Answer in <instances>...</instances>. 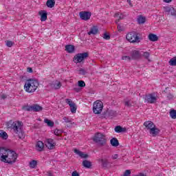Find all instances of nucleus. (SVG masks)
I'll list each match as a JSON object with an SVG mask.
<instances>
[{
  "instance_id": "obj_1",
  "label": "nucleus",
  "mask_w": 176,
  "mask_h": 176,
  "mask_svg": "<svg viewBox=\"0 0 176 176\" xmlns=\"http://www.w3.org/2000/svg\"><path fill=\"white\" fill-rule=\"evenodd\" d=\"M8 129H11L13 130L15 134L18 135L20 140H24L25 138V133L23 130V122L21 121H14L10 120L6 123Z\"/></svg>"
},
{
  "instance_id": "obj_2",
  "label": "nucleus",
  "mask_w": 176,
  "mask_h": 176,
  "mask_svg": "<svg viewBox=\"0 0 176 176\" xmlns=\"http://www.w3.org/2000/svg\"><path fill=\"white\" fill-rule=\"evenodd\" d=\"M39 82L36 79H29L26 80L24 89L27 93H34L38 89Z\"/></svg>"
},
{
  "instance_id": "obj_3",
  "label": "nucleus",
  "mask_w": 176,
  "mask_h": 176,
  "mask_svg": "<svg viewBox=\"0 0 176 176\" xmlns=\"http://www.w3.org/2000/svg\"><path fill=\"white\" fill-rule=\"evenodd\" d=\"M94 142L98 144L99 146H104L105 144H107V140L105 138V135L101 133H97L95 134L93 138Z\"/></svg>"
},
{
  "instance_id": "obj_4",
  "label": "nucleus",
  "mask_w": 176,
  "mask_h": 176,
  "mask_svg": "<svg viewBox=\"0 0 176 176\" xmlns=\"http://www.w3.org/2000/svg\"><path fill=\"white\" fill-rule=\"evenodd\" d=\"M6 161H3V163H8V164H13V163H16V160H17V153L13 151H8L6 155Z\"/></svg>"
},
{
  "instance_id": "obj_5",
  "label": "nucleus",
  "mask_w": 176,
  "mask_h": 176,
  "mask_svg": "<svg viewBox=\"0 0 176 176\" xmlns=\"http://www.w3.org/2000/svg\"><path fill=\"white\" fill-rule=\"evenodd\" d=\"M126 38L131 43H140V42H141L140 34L136 32L128 33Z\"/></svg>"
},
{
  "instance_id": "obj_6",
  "label": "nucleus",
  "mask_w": 176,
  "mask_h": 176,
  "mask_svg": "<svg viewBox=\"0 0 176 176\" xmlns=\"http://www.w3.org/2000/svg\"><path fill=\"white\" fill-rule=\"evenodd\" d=\"M22 109L23 111H27L28 112H31V111H32L33 112H41V111L43 109V107H42V106H40L39 104H34L31 106H23L22 107Z\"/></svg>"
},
{
  "instance_id": "obj_7",
  "label": "nucleus",
  "mask_w": 176,
  "mask_h": 176,
  "mask_svg": "<svg viewBox=\"0 0 176 176\" xmlns=\"http://www.w3.org/2000/svg\"><path fill=\"white\" fill-rule=\"evenodd\" d=\"M104 108V104L100 100H96L93 104L94 113L96 115H100L102 112Z\"/></svg>"
},
{
  "instance_id": "obj_8",
  "label": "nucleus",
  "mask_w": 176,
  "mask_h": 176,
  "mask_svg": "<svg viewBox=\"0 0 176 176\" xmlns=\"http://www.w3.org/2000/svg\"><path fill=\"white\" fill-rule=\"evenodd\" d=\"M87 57H89V52L78 53L74 56L73 61L78 64V63H82Z\"/></svg>"
},
{
  "instance_id": "obj_9",
  "label": "nucleus",
  "mask_w": 176,
  "mask_h": 176,
  "mask_svg": "<svg viewBox=\"0 0 176 176\" xmlns=\"http://www.w3.org/2000/svg\"><path fill=\"white\" fill-rule=\"evenodd\" d=\"M79 14L81 20H84V21H87V20H90V17H91V12L89 11L80 12Z\"/></svg>"
},
{
  "instance_id": "obj_10",
  "label": "nucleus",
  "mask_w": 176,
  "mask_h": 176,
  "mask_svg": "<svg viewBox=\"0 0 176 176\" xmlns=\"http://www.w3.org/2000/svg\"><path fill=\"white\" fill-rule=\"evenodd\" d=\"M144 100L145 102H148V104H155V102L157 101V98H156L155 96H154L152 94L146 95L144 98Z\"/></svg>"
},
{
  "instance_id": "obj_11",
  "label": "nucleus",
  "mask_w": 176,
  "mask_h": 176,
  "mask_svg": "<svg viewBox=\"0 0 176 176\" xmlns=\"http://www.w3.org/2000/svg\"><path fill=\"white\" fill-rule=\"evenodd\" d=\"M8 151L5 147H0V160L1 162H6V157Z\"/></svg>"
},
{
  "instance_id": "obj_12",
  "label": "nucleus",
  "mask_w": 176,
  "mask_h": 176,
  "mask_svg": "<svg viewBox=\"0 0 176 176\" xmlns=\"http://www.w3.org/2000/svg\"><path fill=\"white\" fill-rule=\"evenodd\" d=\"M45 145L48 149H54L56 148V143L53 139H47Z\"/></svg>"
},
{
  "instance_id": "obj_13",
  "label": "nucleus",
  "mask_w": 176,
  "mask_h": 176,
  "mask_svg": "<svg viewBox=\"0 0 176 176\" xmlns=\"http://www.w3.org/2000/svg\"><path fill=\"white\" fill-rule=\"evenodd\" d=\"M143 126H144L147 130H149V131L151 130V129H153L155 126H156V125H155L152 121L144 122Z\"/></svg>"
},
{
  "instance_id": "obj_14",
  "label": "nucleus",
  "mask_w": 176,
  "mask_h": 176,
  "mask_svg": "<svg viewBox=\"0 0 176 176\" xmlns=\"http://www.w3.org/2000/svg\"><path fill=\"white\" fill-rule=\"evenodd\" d=\"M149 133L151 134V135H152V137H156L160 133V129L155 126L149 131Z\"/></svg>"
},
{
  "instance_id": "obj_15",
  "label": "nucleus",
  "mask_w": 176,
  "mask_h": 176,
  "mask_svg": "<svg viewBox=\"0 0 176 176\" xmlns=\"http://www.w3.org/2000/svg\"><path fill=\"white\" fill-rule=\"evenodd\" d=\"M164 11L166 13H170L171 16H174L176 18V10L174 8L166 7L164 8Z\"/></svg>"
},
{
  "instance_id": "obj_16",
  "label": "nucleus",
  "mask_w": 176,
  "mask_h": 176,
  "mask_svg": "<svg viewBox=\"0 0 176 176\" xmlns=\"http://www.w3.org/2000/svg\"><path fill=\"white\" fill-rule=\"evenodd\" d=\"M41 16V21H46L47 20V12L46 10H41L38 12Z\"/></svg>"
},
{
  "instance_id": "obj_17",
  "label": "nucleus",
  "mask_w": 176,
  "mask_h": 176,
  "mask_svg": "<svg viewBox=\"0 0 176 176\" xmlns=\"http://www.w3.org/2000/svg\"><path fill=\"white\" fill-rule=\"evenodd\" d=\"M74 153H76V155H78L82 159H87V157H89V155L85 154L83 152L78 150V149H74Z\"/></svg>"
},
{
  "instance_id": "obj_18",
  "label": "nucleus",
  "mask_w": 176,
  "mask_h": 176,
  "mask_svg": "<svg viewBox=\"0 0 176 176\" xmlns=\"http://www.w3.org/2000/svg\"><path fill=\"white\" fill-rule=\"evenodd\" d=\"M97 34H98V28L97 26L91 27L89 32H88V35H97Z\"/></svg>"
},
{
  "instance_id": "obj_19",
  "label": "nucleus",
  "mask_w": 176,
  "mask_h": 176,
  "mask_svg": "<svg viewBox=\"0 0 176 176\" xmlns=\"http://www.w3.org/2000/svg\"><path fill=\"white\" fill-rule=\"evenodd\" d=\"M140 58V52L135 50L131 54V60H138Z\"/></svg>"
},
{
  "instance_id": "obj_20",
  "label": "nucleus",
  "mask_w": 176,
  "mask_h": 176,
  "mask_svg": "<svg viewBox=\"0 0 176 176\" xmlns=\"http://www.w3.org/2000/svg\"><path fill=\"white\" fill-rule=\"evenodd\" d=\"M36 148L39 151V152H42V151H43V148H45V145L42 141H38L36 144Z\"/></svg>"
},
{
  "instance_id": "obj_21",
  "label": "nucleus",
  "mask_w": 176,
  "mask_h": 176,
  "mask_svg": "<svg viewBox=\"0 0 176 176\" xmlns=\"http://www.w3.org/2000/svg\"><path fill=\"white\" fill-rule=\"evenodd\" d=\"M65 50L67 53H74V52H75V46L72 45H65Z\"/></svg>"
},
{
  "instance_id": "obj_22",
  "label": "nucleus",
  "mask_w": 176,
  "mask_h": 176,
  "mask_svg": "<svg viewBox=\"0 0 176 176\" xmlns=\"http://www.w3.org/2000/svg\"><path fill=\"white\" fill-rule=\"evenodd\" d=\"M148 39L151 41V42H156L159 41V37L156 34H150L148 35Z\"/></svg>"
},
{
  "instance_id": "obj_23",
  "label": "nucleus",
  "mask_w": 176,
  "mask_h": 176,
  "mask_svg": "<svg viewBox=\"0 0 176 176\" xmlns=\"http://www.w3.org/2000/svg\"><path fill=\"white\" fill-rule=\"evenodd\" d=\"M61 86H62L61 82H58V81L51 84V87L52 89H54V90H58V89H60V87H61Z\"/></svg>"
},
{
  "instance_id": "obj_24",
  "label": "nucleus",
  "mask_w": 176,
  "mask_h": 176,
  "mask_svg": "<svg viewBox=\"0 0 176 176\" xmlns=\"http://www.w3.org/2000/svg\"><path fill=\"white\" fill-rule=\"evenodd\" d=\"M110 143L112 146H115V147L119 146V140H118L116 138H113L110 140Z\"/></svg>"
},
{
  "instance_id": "obj_25",
  "label": "nucleus",
  "mask_w": 176,
  "mask_h": 176,
  "mask_svg": "<svg viewBox=\"0 0 176 176\" xmlns=\"http://www.w3.org/2000/svg\"><path fill=\"white\" fill-rule=\"evenodd\" d=\"M82 166L85 168H91V162H90L89 160H83L82 161Z\"/></svg>"
},
{
  "instance_id": "obj_26",
  "label": "nucleus",
  "mask_w": 176,
  "mask_h": 176,
  "mask_svg": "<svg viewBox=\"0 0 176 176\" xmlns=\"http://www.w3.org/2000/svg\"><path fill=\"white\" fill-rule=\"evenodd\" d=\"M56 5V1L54 0H47L46 2V6L47 8H54V6Z\"/></svg>"
},
{
  "instance_id": "obj_27",
  "label": "nucleus",
  "mask_w": 176,
  "mask_h": 176,
  "mask_svg": "<svg viewBox=\"0 0 176 176\" xmlns=\"http://www.w3.org/2000/svg\"><path fill=\"white\" fill-rule=\"evenodd\" d=\"M114 17L118 18V19L116 20V24H118V21L120 20H123V19H124L125 16L123 15V14L116 13L114 15Z\"/></svg>"
},
{
  "instance_id": "obj_28",
  "label": "nucleus",
  "mask_w": 176,
  "mask_h": 176,
  "mask_svg": "<svg viewBox=\"0 0 176 176\" xmlns=\"http://www.w3.org/2000/svg\"><path fill=\"white\" fill-rule=\"evenodd\" d=\"M9 135H8V133L2 130H0V138H2V140H6L8 138Z\"/></svg>"
},
{
  "instance_id": "obj_29",
  "label": "nucleus",
  "mask_w": 176,
  "mask_h": 176,
  "mask_svg": "<svg viewBox=\"0 0 176 176\" xmlns=\"http://www.w3.org/2000/svg\"><path fill=\"white\" fill-rule=\"evenodd\" d=\"M116 133H123L124 131H126V129L120 126H116L114 129Z\"/></svg>"
},
{
  "instance_id": "obj_30",
  "label": "nucleus",
  "mask_w": 176,
  "mask_h": 176,
  "mask_svg": "<svg viewBox=\"0 0 176 176\" xmlns=\"http://www.w3.org/2000/svg\"><path fill=\"white\" fill-rule=\"evenodd\" d=\"M146 20V19L144 16H142V15H140L138 18V23H139V24H144Z\"/></svg>"
},
{
  "instance_id": "obj_31",
  "label": "nucleus",
  "mask_w": 176,
  "mask_h": 176,
  "mask_svg": "<svg viewBox=\"0 0 176 176\" xmlns=\"http://www.w3.org/2000/svg\"><path fill=\"white\" fill-rule=\"evenodd\" d=\"M44 122L49 126V127H53V126H54V122L47 118H45Z\"/></svg>"
},
{
  "instance_id": "obj_32",
  "label": "nucleus",
  "mask_w": 176,
  "mask_h": 176,
  "mask_svg": "<svg viewBox=\"0 0 176 176\" xmlns=\"http://www.w3.org/2000/svg\"><path fill=\"white\" fill-rule=\"evenodd\" d=\"M169 65H171V67H176V56L170 58L169 60Z\"/></svg>"
},
{
  "instance_id": "obj_33",
  "label": "nucleus",
  "mask_w": 176,
  "mask_h": 176,
  "mask_svg": "<svg viewBox=\"0 0 176 176\" xmlns=\"http://www.w3.org/2000/svg\"><path fill=\"white\" fill-rule=\"evenodd\" d=\"M69 107L72 113H76V104L75 103H73V104H71Z\"/></svg>"
},
{
  "instance_id": "obj_34",
  "label": "nucleus",
  "mask_w": 176,
  "mask_h": 176,
  "mask_svg": "<svg viewBox=\"0 0 176 176\" xmlns=\"http://www.w3.org/2000/svg\"><path fill=\"white\" fill-rule=\"evenodd\" d=\"M37 164H38V162H36V160H32L30 162V168H35V167H36Z\"/></svg>"
},
{
  "instance_id": "obj_35",
  "label": "nucleus",
  "mask_w": 176,
  "mask_h": 176,
  "mask_svg": "<svg viewBox=\"0 0 176 176\" xmlns=\"http://www.w3.org/2000/svg\"><path fill=\"white\" fill-rule=\"evenodd\" d=\"M150 56H151V53H149L148 52H143L142 56L144 57L146 60H148V61H151V59H149Z\"/></svg>"
},
{
  "instance_id": "obj_36",
  "label": "nucleus",
  "mask_w": 176,
  "mask_h": 176,
  "mask_svg": "<svg viewBox=\"0 0 176 176\" xmlns=\"http://www.w3.org/2000/svg\"><path fill=\"white\" fill-rule=\"evenodd\" d=\"M170 116L172 119H176V110H171L170 111Z\"/></svg>"
},
{
  "instance_id": "obj_37",
  "label": "nucleus",
  "mask_w": 176,
  "mask_h": 176,
  "mask_svg": "<svg viewBox=\"0 0 176 176\" xmlns=\"http://www.w3.org/2000/svg\"><path fill=\"white\" fill-rule=\"evenodd\" d=\"M100 162L102 163V167H104V168L108 167V160H101Z\"/></svg>"
},
{
  "instance_id": "obj_38",
  "label": "nucleus",
  "mask_w": 176,
  "mask_h": 176,
  "mask_svg": "<svg viewBox=\"0 0 176 176\" xmlns=\"http://www.w3.org/2000/svg\"><path fill=\"white\" fill-rule=\"evenodd\" d=\"M63 133V131L59 130L58 129H55L54 133L55 135H57L58 137H60L61 135V133Z\"/></svg>"
},
{
  "instance_id": "obj_39",
  "label": "nucleus",
  "mask_w": 176,
  "mask_h": 176,
  "mask_svg": "<svg viewBox=\"0 0 176 176\" xmlns=\"http://www.w3.org/2000/svg\"><path fill=\"white\" fill-rule=\"evenodd\" d=\"M78 85V87H85L86 86V83L83 80H79Z\"/></svg>"
},
{
  "instance_id": "obj_40",
  "label": "nucleus",
  "mask_w": 176,
  "mask_h": 176,
  "mask_svg": "<svg viewBox=\"0 0 176 176\" xmlns=\"http://www.w3.org/2000/svg\"><path fill=\"white\" fill-rule=\"evenodd\" d=\"M124 105L125 107H127L128 108H131L132 104H131V100H126L124 102Z\"/></svg>"
},
{
  "instance_id": "obj_41",
  "label": "nucleus",
  "mask_w": 176,
  "mask_h": 176,
  "mask_svg": "<svg viewBox=\"0 0 176 176\" xmlns=\"http://www.w3.org/2000/svg\"><path fill=\"white\" fill-rule=\"evenodd\" d=\"M65 102L66 104H67L69 107H71V105H72L73 104H75L74 102H73L72 100L71 99H65Z\"/></svg>"
},
{
  "instance_id": "obj_42",
  "label": "nucleus",
  "mask_w": 176,
  "mask_h": 176,
  "mask_svg": "<svg viewBox=\"0 0 176 176\" xmlns=\"http://www.w3.org/2000/svg\"><path fill=\"white\" fill-rule=\"evenodd\" d=\"M122 60H124L125 61H131V57L129 56H124L122 57Z\"/></svg>"
},
{
  "instance_id": "obj_43",
  "label": "nucleus",
  "mask_w": 176,
  "mask_h": 176,
  "mask_svg": "<svg viewBox=\"0 0 176 176\" xmlns=\"http://www.w3.org/2000/svg\"><path fill=\"white\" fill-rule=\"evenodd\" d=\"M63 120L65 123H71V124H72V120H69V118L67 117H63Z\"/></svg>"
},
{
  "instance_id": "obj_44",
  "label": "nucleus",
  "mask_w": 176,
  "mask_h": 176,
  "mask_svg": "<svg viewBox=\"0 0 176 176\" xmlns=\"http://www.w3.org/2000/svg\"><path fill=\"white\" fill-rule=\"evenodd\" d=\"M117 28L119 32H122V31H124V28L119 24L118 25Z\"/></svg>"
},
{
  "instance_id": "obj_45",
  "label": "nucleus",
  "mask_w": 176,
  "mask_h": 176,
  "mask_svg": "<svg viewBox=\"0 0 176 176\" xmlns=\"http://www.w3.org/2000/svg\"><path fill=\"white\" fill-rule=\"evenodd\" d=\"M103 38H104V39H106L107 41H109V39H111V36L109 34H108V33H104Z\"/></svg>"
},
{
  "instance_id": "obj_46",
  "label": "nucleus",
  "mask_w": 176,
  "mask_h": 176,
  "mask_svg": "<svg viewBox=\"0 0 176 176\" xmlns=\"http://www.w3.org/2000/svg\"><path fill=\"white\" fill-rule=\"evenodd\" d=\"M6 46H8V47H12L13 46V41H7Z\"/></svg>"
},
{
  "instance_id": "obj_47",
  "label": "nucleus",
  "mask_w": 176,
  "mask_h": 176,
  "mask_svg": "<svg viewBox=\"0 0 176 176\" xmlns=\"http://www.w3.org/2000/svg\"><path fill=\"white\" fill-rule=\"evenodd\" d=\"M131 175V170H126L123 176H130Z\"/></svg>"
},
{
  "instance_id": "obj_48",
  "label": "nucleus",
  "mask_w": 176,
  "mask_h": 176,
  "mask_svg": "<svg viewBox=\"0 0 176 176\" xmlns=\"http://www.w3.org/2000/svg\"><path fill=\"white\" fill-rule=\"evenodd\" d=\"M109 116H115L116 115V111L111 110L109 112Z\"/></svg>"
},
{
  "instance_id": "obj_49",
  "label": "nucleus",
  "mask_w": 176,
  "mask_h": 176,
  "mask_svg": "<svg viewBox=\"0 0 176 176\" xmlns=\"http://www.w3.org/2000/svg\"><path fill=\"white\" fill-rule=\"evenodd\" d=\"M167 98H168V100H173V98H174V96L173 94H171L170 93H168L167 94Z\"/></svg>"
},
{
  "instance_id": "obj_50",
  "label": "nucleus",
  "mask_w": 176,
  "mask_h": 176,
  "mask_svg": "<svg viewBox=\"0 0 176 176\" xmlns=\"http://www.w3.org/2000/svg\"><path fill=\"white\" fill-rule=\"evenodd\" d=\"M79 72H80V75H86V70L85 69H80L79 70Z\"/></svg>"
},
{
  "instance_id": "obj_51",
  "label": "nucleus",
  "mask_w": 176,
  "mask_h": 176,
  "mask_svg": "<svg viewBox=\"0 0 176 176\" xmlns=\"http://www.w3.org/2000/svg\"><path fill=\"white\" fill-rule=\"evenodd\" d=\"M72 176H80V175H79V173H78V171L74 170L72 172Z\"/></svg>"
},
{
  "instance_id": "obj_52",
  "label": "nucleus",
  "mask_w": 176,
  "mask_h": 176,
  "mask_svg": "<svg viewBox=\"0 0 176 176\" xmlns=\"http://www.w3.org/2000/svg\"><path fill=\"white\" fill-rule=\"evenodd\" d=\"M74 91H76V93H79L80 91V89L78 87L74 88Z\"/></svg>"
},
{
  "instance_id": "obj_53",
  "label": "nucleus",
  "mask_w": 176,
  "mask_h": 176,
  "mask_svg": "<svg viewBox=\"0 0 176 176\" xmlns=\"http://www.w3.org/2000/svg\"><path fill=\"white\" fill-rule=\"evenodd\" d=\"M46 176H53V173H52V172L48 171L45 174Z\"/></svg>"
},
{
  "instance_id": "obj_54",
  "label": "nucleus",
  "mask_w": 176,
  "mask_h": 176,
  "mask_svg": "<svg viewBox=\"0 0 176 176\" xmlns=\"http://www.w3.org/2000/svg\"><path fill=\"white\" fill-rule=\"evenodd\" d=\"M119 157V155L118 154H115L113 155H112V159L115 160L117 159Z\"/></svg>"
},
{
  "instance_id": "obj_55",
  "label": "nucleus",
  "mask_w": 176,
  "mask_h": 176,
  "mask_svg": "<svg viewBox=\"0 0 176 176\" xmlns=\"http://www.w3.org/2000/svg\"><path fill=\"white\" fill-rule=\"evenodd\" d=\"M27 71H28V72H30L31 74V73H32V68L28 67Z\"/></svg>"
},
{
  "instance_id": "obj_56",
  "label": "nucleus",
  "mask_w": 176,
  "mask_h": 176,
  "mask_svg": "<svg viewBox=\"0 0 176 176\" xmlns=\"http://www.w3.org/2000/svg\"><path fill=\"white\" fill-rule=\"evenodd\" d=\"M173 0H164V2H166V3H170Z\"/></svg>"
},
{
  "instance_id": "obj_57",
  "label": "nucleus",
  "mask_w": 176,
  "mask_h": 176,
  "mask_svg": "<svg viewBox=\"0 0 176 176\" xmlns=\"http://www.w3.org/2000/svg\"><path fill=\"white\" fill-rule=\"evenodd\" d=\"M127 2L130 5V6H133V4H131V0H127Z\"/></svg>"
},
{
  "instance_id": "obj_58",
  "label": "nucleus",
  "mask_w": 176,
  "mask_h": 176,
  "mask_svg": "<svg viewBox=\"0 0 176 176\" xmlns=\"http://www.w3.org/2000/svg\"><path fill=\"white\" fill-rule=\"evenodd\" d=\"M1 98H2L3 100H5V98H6V95H2V96H1Z\"/></svg>"
}]
</instances>
